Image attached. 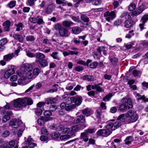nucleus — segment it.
<instances>
[{
  "mask_svg": "<svg viewBox=\"0 0 148 148\" xmlns=\"http://www.w3.org/2000/svg\"><path fill=\"white\" fill-rule=\"evenodd\" d=\"M35 62L36 64L41 67H46L48 64L47 60L45 59L36 60Z\"/></svg>",
  "mask_w": 148,
  "mask_h": 148,
  "instance_id": "nucleus-12",
  "label": "nucleus"
},
{
  "mask_svg": "<svg viewBox=\"0 0 148 148\" xmlns=\"http://www.w3.org/2000/svg\"><path fill=\"white\" fill-rule=\"evenodd\" d=\"M101 1L100 0H94L92 2V4L94 5H98L101 4Z\"/></svg>",
  "mask_w": 148,
  "mask_h": 148,
  "instance_id": "nucleus-59",
  "label": "nucleus"
},
{
  "mask_svg": "<svg viewBox=\"0 0 148 148\" xmlns=\"http://www.w3.org/2000/svg\"><path fill=\"white\" fill-rule=\"evenodd\" d=\"M8 42V40L6 38H2L0 40V45H3L5 44Z\"/></svg>",
  "mask_w": 148,
  "mask_h": 148,
  "instance_id": "nucleus-49",
  "label": "nucleus"
},
{
  "mask_svg": "<svg viewBox=\"0 0 148 148\" xmlns=\"http://www.w3.org/2000/svg\"><path fill=\"white\" fill-rule=\"evenodd\" d=\"M57 101V99L54 98L49 97L47 99L45 100V103L47 105L55 103Z\"/></svg>",
  "mask_w": 148,
  "mask_h": 148,
  "instance_id": "nucleus-19",
  "label": "nucleus"
},
{
  "mask_svg": "<svg viewBox=\"0 0 148 148\" xmlns=\"http://www.w3.org/2000/svg\"><path fill=\"white\" fill-rule=\"evenodd\" d=\"M63 25L65 27H69L71 25H73L74 23L70 21H65L63 22L62 23Z\"/></svg>",
  "mask_w": 148,
  "mask_h": 148,
  "instance_id": "nucleus-24",
  "label": "nucleus"
},
{
  "mask_svg": "<svg viewBox=\"0 0 148 148\" xmlns=\"http://www.w3.org/2000/svg\"><path fill=\"white\" fill-rule=\"evenodd\" d=\"M105 49V46H99L97 47V50L99 53L100 54H101V51H103Z\"/></svg>",
  "mask_w": 148,
  "mask_h": 148,
  "instance_id": "nucleus-46",
  "label": "nucleus"
},
{
  "mask_svg": "<svg viewBox=\"0 0 148 148\" xmlns=\"http://www.w3.org/2000/svg\"><path fill=\"white\" fill-rule=\"evenodd\" d=\"M72 33L75 34H79L81 31V29L78 26H75L72 28Z\"/></svg>",
  "mask_w": 148,
  "mask_h": 148,
  "instance_id": "nucleus-23",
  "label": "nucleus"
},
{
  "mask_svg": "<svg viewBox=\"0 0 148 148\" xmlns=\"http://www.w3.org/2000/svg\"><path fill=\"white\" fill-rule=\"evenodd\" d=\"M107 128L106 129H101L99 130L97 132V134L100 136L107 137L111 133L112 131Z\"/></svg>",
  "mask_w": 148,
  "mask_h": 148,
  "instance_id": "nucleus-10",
  "label": "nucleus"
},
{
  "mask_svg": "<svg viewBox=\"0 0 148 148\" xmlns=\"http://www.w3.org/2000/svg\"><path fill=\"white\" fill-rule=\"evenodd\" d=\"M132 74L135 77H140L141 75V72L139 71H137L136 70L133 71Z\"/></svg>",
  "mask_w": 148,
  "mask_h": 148,
  "instance_id": "nucleus-42",
  "label": "nucleus"
},
{
  "mask_svg": "<svg viewBox=\"0 0 148 148\" xmlns=\"http://www.w3.org/2000/svg\"><path fill=\"white\" fill-rule=\"evenodd\" d=\"M55 8L56 6L54 4H51L47 5L46 8L45 9L44 12L47 14H50L55 9Z\"/></svg>",
  "mask_w": 148,
  "mask_h": 148,
  "instance_id": "nucleus-11",
  "label": "nucleus"
},
{
  "mask_svg": "<svg viewBox=\"0 0 148 148\" xmlns=\"http://www.w3.org/2000/svg\"><path fill=\"white\" fill-rule=\"evenodd\" d=\"M36 58L37 59L36 60L43 59L45 58L46 56L45 55L41 53L37 52L35 54Z\"/></svg>",
  "mask_w": 148,
  "mask_h": 148,
  "instance_id": "nucleus-29",
  "label": "nucleus"
},
{
  "mask_svg": "<svg viewBox=\"0 0 148 148\" xmlns=\"http://www.w3.org/2000/svg\"><path fill=\"white\" fill-rule=\"evenodd\" d=\"M40 72V70L39 68H36L34 69L33 71V74H32L33 75V78H35V77H34V75H38Z\"/></svg>",
  "mask_w": 148,
  "mask_h": 148,
  "instance_id": "nucleus-38",
  "label": "nucleus"
},
{
  "mask_svg": "<svg viewBox=\"0 0 148 148\" xmlns=\"http://www.w3.org/2000/svg\"><path fill=\"white\" fill-rule=\"evenodd\" d=\"M71 135L67 134L61 136L60 137V139L61 140H65L66 139L70 138Z\"/></svg>",
  "mask_w": 148,
  "mask_h": 148,
  "instance_id": "nucleus-41",
  "label": "nucleus"
},
{
  "mask_svg": "<svg viewBox=\"0 0 148 148\" xmlns=\"http://www.w3.org/2000/svg\"><path fill=\"white\" fill-rule=\"evenodd\" d=\"M33 103V100L31 98L27 97L23 99L19 98L15 101L13 106L16 108H21L26 106L27 105H31Z\"/></svg>",
  "mask_w": 148,
  "mask_h": 148,
  "instance_id": "nucleus-3",
  "label": "nucleus"
},
{
  "mask_svg": "<svg viewBox=\"0 0 148 148\" xmlns=\"http://www.w3.org/2000/svg\"><path fill=\"white\" fill-rule=\"evenodd\" d=\"M58 54V53L57 52H53L51 54L50 56L53 59L59 60H60V58Z\"/></svg>",
  "mask_w": 148,
  "mask_h": 148,
  "instance_id": "nucleus-31",
  "label": "nucleus"
},
{
  "mask_svg": "<svg viewBox=\"0 0 148 148\" xmlns=\"http://www.w3.org/2000/svg\"><path fill=\"white\" fill-rule=\"evenodd\" d=\"M44 114L45 116V118H46L47 119H50V117L52 115L51 112L48 110L45 111L44 112ZM52 119V118L50 117Z\"/></svg>",
  "mask_w": 148,
  "mask_h": 148,
  "instance_id": "nucleus-32",
  "label": "nucleus"
},
{
  "mask_svg": "<svg viewBox=\"0 0 148 148\" xmlns=\"http://www.w3.org/2000/svg\"><path fill=\"white\" fill-rule=\"evenodd\" d=\"M95 129L94 128L92 129H88L87 130H86L85 131V132L87 133L88 134V133L92 134L94 132H95Z\"/></svg>",
  "mask_w": 148,
  "mask_h": 148,
  "instance_id": "nucleus-62",
  "label": "nucleus"
},
{
  "mask_svg": "<svg viewBox=\"0 0 148 148\" xmlns=\"http://www.w3.org/2000/svg\"><path fill=\"white\" fill-rule=\"evenodd\" d=\"M86 122L84 116L82 115L77 116L74 120V123H85Z\"/></svg>",
  "mask_w": 148,
  "mask_h": 148,
  "instance_id": "nucleus-14",
  "label": "nucleus"
},
{
  "mask_svg": "<svg viewBox=\"0 0 148 148\" xmlns=\"http://www.w3.org/2000/svg\"><path fill=\"white\" fill-rule=\"evenodd\" d=\"M34 140L30 136H29L26 141H25V144L28 145L29 147L31 148H33L36 146V144L34 143Z\"/></svg>",
  "mask_w": 148,
  "mask_h": 148,
  "instance_id": "nucleus-13",
  "label": "nucleus"
},
{
  "mask_svg": "<svg viewBox=\"0 0 148 148\" xmlns=\"http://www.w3.org/2000/svg\"><path fill=\"white\" fill-rule=\"evenodd\" d=\"M126 104L127 106H127L129 108H131L132 107L133 105L131 99H127V102Z\"/></svg>",
  "mask_w": 148,
  "mask_h": 148,
  "instance_id": "nucleus-51",
  "label": "nucleus"
},
{
  "mask_svg": "<svg viewBox=\"0 0 148 148\" xmlns=\"http://www.w3.org/2000/svg\"><path fill=\"white\" fill-rule=\"evenodd\" d=\"M10 127L12 128L11 130L13 134L16 135L17 133L18 137L21 136L25 128V125L21 120L15 119L11 120L10 121Z\"/></svg>",
  "mask_w": 148,
  "mask_h": 148,
  "instance_id": "nucleus-2",
  "label": "nucleus"
},
{
  "mask_svg": "<svg viewBox=\"0 0 148 148\" xmlns=\"http://www.w3.org/2000/svg\"><path fill=\"white\" fill-rule=\"evenodd\" d=\"M110 62L112 64H115L118 61V59L116 58H110Z\"/></svg>",
  "mask_w": 148,
  "mask_h": 148,
  "instance_id": "nucleus-50",
  "label": "nucleus"
},
{
  "mask_svg": "<svg viewBox=\"0 0 148 148\" xmlns=\"http://www.w3.org/2000/svg\"><path fill=\"white\" fill-rule=\"evenodd\" d=\"M15 141L12 140L10 142V148H18V146L16 145L14 146Z\"/></svg>",
  "mask_w": 148,
  "mask_h": 148,
  "instance_id": "nucleus-52",
  "label": "nucleus"
},
{
  "mask_svg": "<svg viewBox=\"0 0 148 148\" xmlns=\"http://www.w3.org/2000/svg\"><path fill=\"white\" fill-rule=\"evenodd\" d=\"M123 22V20L121 19L118 20L114 22V25L117 27L122 23Z\"/></svg>",
  "mask_w": 148,
  "mask_h": 148,
  "instance_id": "nucleus-55",
  "label": "nucleus"
},
{
  "mask_svg": "<svg viewBox=\"0 0 148 148\" xmlns=\"http://www.w3.org/2000/svg\"><path fill=\"white\" fill-rule=\"evenodd\" d=\"M57 131L60 132L62 134H69L71 136L74 134V132L71 131L69 127H65L62 125H60L58 127Z\"/></svg>",
  "mask_w": 148,
  "mask_h": 148,
  "instance_id": "nucleus-6",
  "label": "nucleus"
},
{
  "mask_svg": "<svg viewBox=\"0 0 148 148\" xmlns=\"http://www.w3.org/2000/svg\"><path fill=\"white\" fill-rule=\"evenodd\" d=\"M15 26L17 27L16 30L17 31H19L22 29L23 24L22 23H20L18 24H15Z\"/></svg>",
  "mask_w": 148,
  "mask_h": 148,
  "instance_id": "nucleus-36",
  "label": "nucleus"
},
{
  "mask_svg": "<svg viewBox=\"0 0 148 148\" xmlns=\"http://www.w3.org/2000/svg\"><path fill=\"white\" fill-rule=\"evenodd\" d=\"M4 29L5 31H8L9 30V21H6L3 24Z\"/></svg>",
  "mask_w": 148,
  "mask_h": 148,
  "instance_id": "nucleus-28",
  "label": "nucleus"
},
{
  "mask_svg": "<svg viewBox=\"0 0 148 148\" xmlns=\"http://www.w3.org/2000/svg\"><path fill=\"white\" fill-rule=\"evenodd\" d=\"M81 20L85 22H88L89 21L88 18L84 14H82L80 16Z\"/></svg>",
  "mask_w": 148,
  "mask_h": 148,
  "instance_id": "nucleus-37",
  "label": "nucleus"
},
{
  "mask_svg": "<svg viewBox=\"0 0 148 148\" xmlns=\"http://www.w3.org/2000/svg\"><path fill=\"white\" fill-rule=\"evenodd\" d=\"M35 112L37 115H40L42 113V111L40 108L35 109Z\"/></svg>",
  "mask_w": 148,
  "mask_h": 148,
  "instance_id": "nucleus-57",
  "label": "nucleus"
},
{
  "mask_svg": "<svg viewBox=\"0 0 148 148\" xmlns=\"http://www.w3.org/2000/svg\"><path fill=\"white\" fill-rule=\"evenodd\" d=\"M105 19L108 21L109 22L110 20H112L116 16L115 12L113 11L110 12L107 11L105 12L104 14Z\"/></svg>",
  "mask_w": 148,
  "mask_h": 148,
  "instance_id": "nucleus-9",
  "label": "nucleus"
},
{
  "mask_svg": "<svg viewBox=\"0 0 148 148\" xmlns=\"http://www.w3.org/2000/svg\"><path fill=\"white\" fill-rule=\"evenodd\" d=\"M35 1L34 0H27V4L29 6H32L34 5Z\"/></svg>",
  "mask_w": 148,
  "mask_h": 148,
  "instance_id": "nucleus-54",
  "label": "nucleus"
},
{
  "mask_svg": "<svg viewBox=\"0 0 148 148\" xmlns=\"http://www.w3.org/2000/svg\"><path fill=\"white\" fill-rule=\"evenodd\" d=\"M69 95L65 94L62 96V99L64 101H67L66 103L67 104H71V101L70 99Z\"/></svg>",
  "mask_w": 148,
  "mask_h": 148,
  "instance_id": "nucleus-25",
  "label": "nucleus"
},
{
  "mask_svg": "<svg viewBox=\"0 0 148 148\" xmlns=\"http://www.w3.org/2000/svg\"><path fill=\"white\" fill-rule=\"evenodd\" d=\"M71 18V19L75 22L78 23L80 22L79 18L78 17L72 16Z\"/></svg>",
  "mask_w": 148,
  "mask_h": 148,
  "instance_id": "nucleus-64",
  "label": "nucleus"
},
{
  "mask_svg": "<svg viewBox=\"0 0 148 148\" xmlns=\"http://www.w3.org/2000/svg\"><path fill=\"white\" fill-rule=\"evenodd\" d=\"M60 35L62 37H68L69 35L68 30L66 28L63 27L59 30Z\"/></svg>",
  "mask_w": 148,
  "mask_h": 148,
  "instance_id": "nucleus-15",
  "label": "nucleus"
},
{
  "mask_svg": "<svg viewBox=\"0 0 148 148\" xmlns=\"http://www.w3.org/2000/svg\"><path fill=\"white\" fill-rule=\"evenodd\" d=\"M134 95L136 99L138 101L143 100L145 102L148 101V98H146L143 95L141 96L137 93H134Z\"/></svg>",
  "mask_w": 148,
  "mask_h": 148,
  "instance_id": "nucleus-17",
  "label": "nucleus"
},
{
  "mask_svg": "<svg viewBox=\"0 0 148 148\" xmlns=\"http://www.w3.org/2000/svg\"><path fill=\"white\" fill-rule=\"evenodd\" d=\"M70 99L71 101V104L74 103L75 104V107L79 106L82 101V98L81 96H77L70 97Z\"/></svg>",
  "mask_w": 148,
  "mask_h": 148,
  "instance_id": "nucleus-8",
  "label": "nucleus"
},
{
  "mask_svg": "<svg viewBox=\"0 0 148 148\" xmlns=\"http://www.w3.org/2000/svg\"><path fill=\"white\" fill-rule=\"evenodd\" d=\"M136 6L134 3H131L129 5L128 9L130 11H132L136 8Z\"/></svg>",
  "mask_w": 148,
  "mask_h": 148,
  "instance_id": "nucleus-48",
  "label": "nucleus"
},
{
  "mask_svg": "<svg viewBox=\"0 0 148 148\" xmlns=\"http://www.w3.org/2000/svg\"><path fill=\"white\" fill-rule=\"evenodd\" d=\"M126 117H127L125 115L123 114L119 116L117 119L120 122L122 121L123 122H125L126 121Z\"/></svg>",
  "mask_w": 148,
  "mask_h": 148,
  "instance_id": "nucleus-33",
  "label": "nucleus"
},
{
  "mask_svg": "<svg viewBox=\"0 0 148 148\" xmlns=\"http://www.w3.org/2000/svg\"><path fill=\"white\" fill-rule=\"evenodd\" d=\"M32 65L29 63L23 64L20 68V71L16 72L17 74L20 77L18 81V84L21 85H24L27 84V82L25 81L27 77L29 79H31L33 77V75L32 73L33 70Z\"/></svg>",
  "mask_w": 148,
  "mask_h": 148,
  "instance_id": "nucleus-1",
  "label": "nucleus"
},
{
  "mask_svg": "<svg viewBox=\"0 0 148 148\" xmlns=\"http://www.w3.org/2000/svg\"><path fill=\"white\" fill-rule=\"evenodd\" d=\"M35 39L34 37L32 35L27 36L26 38V41L28 42H33L35 40Z\"/></svg>",
  "mask_w": 148,
  "mask_h": 148,
  "instance_id": "nucleus-39",
  "label": "nucleus"
},
{
  "mask_svg": "<svg viewBox=\"0 0 148 148\" xmlns=\"http://www.w3.org/2000/svg\"><path fill=\"white\" fill-rule=\"evenodd\" d=\"M83 114L87 116L90 115L92 112L88 108H86L82 110Z\"/></svg>",
  "mask_w": 148,
  "mask_h": 148,
  "instance_id": "nucleus-26",
  "label": "nucleus"
},
{
  "mask_svg": "<svg viewBox=\"0 0 148 148\" xmlns=\"http://www.w3.org/2000/svg\"><path fill=\"white\" fill-rule=\"evenodd\" d=\"M106 126V128L110 129L112 130H114L118 128L121 125V122L117 119L116 121H112L108 122Z\"/></svg>",
  "mask_w": 148,
  "mask_h": 148,
  "instance_id": "nucleus-4",
  "label": "nucleus"
},
{
  "mask_svg": "<svg viewBox=\"0 0 148 148\" xmlns=\"http://www.w3.org/2000/svg\"><path fill=\"white\" fill-rule=\"evenodd\" d=\"M88 135L87 133L85 131L82 133L81 134L80 139L83 140L84 142H87L88 140Z\"/></svg>",
  "mask_w": 148,
  "mask_h": 148,
  "instance_id": "nucleus-21",
  "label": "nucleus"
},
{
  "mask_svg": "<svg viewBox=\"0 0 148 148\" xmlns=\"http://www.w3.org/2000/svg\"><path fill=\"white\" fill-rule=\"evenodd\" d=\"M11 69H10V75L13 74L15 73V67L14 66H12L11 67Z\"/></svg>",
  "mask_w": 148,
  "mask_h": 148,
  "instance_id": "nucleus-63",
  "label": "nucleus"
},
{
  "mask_svg": "<svg viewBox=\"0 0 148 148\" xmlns=\"http://www.w3.org/2000/svg\"><path fill=\"white\" fill-rule=\"evenodd\" d=\"M9 143L6 142L4 145L0 146V148H9Z\"/></svg>",
  "mask_w": 148,
  "mask_h": 148,
  "instance_id": "nucleus-60",
  "label": "nucleus"
},
{
  "mask_svg": "<svg viewBox=\"0 0 148 148\" xmlns=\"http://www.w3.org/2000/svg\"><path fill=\"white\" fill-rule=\"evenodd\" d=\"M123 104H121L119 107V109L121 111H123L126 110L127 108V99L123 98L122 99Z\"/></svg>",
  "mask_w": 148,
  "mask_h": 148,
  "instance_id": "nucleus-16",
  "label": "nucleus"
},
{
  "mask_svg": "<svg viewBox=\"0 0 148 148\" xmlns=\"http://www.w3.org/2000/svg\"><path fill=\"white\" fill-rule=\"evenodd\" d=\"M136 12L135 11L133 12H130L128 15L127 17L128 18H133L134 16L137 15Z\"/></svg>",
  "mask_w": 148,
  "mask_h": 148,
  "instance_id": "nucleus-44",
  "label": "nucleus"
},
{
  "mask_svg": "<svg viewBox=\"0 0 148 148\" xmlns=\"http://www.w3.org/2000/svg\"><path fill=\"white\" fill-rule=\"evenodd\" d=\"M38 20L37 23V24L39 25L43 24L44 23L42 18H39V17H37Z\"/></svg>",
  "mask_w": 148,
  "mask_h": 148,
  "instance_id": "nucleus-58",
  "label": "nucleus"
},
{
  "mask_svg": "<svg viewBox=\"0 0 148 148\" xmlns=\"http://www.w3.org/2000/svg\"><path fill=\"white\" fill-rule=\"evenodd\" d=\"M126 116L128 118L129 120L132 122L136 121L138 118L137 114L134 111L129 110L125 114Z\"/></svg>",
  "mask_w": 148,
  "mask_h": 148,
  "instance_id": "nucleus-5",
  "label": "nucleus"
},
{
  "mask_svg": "<svg viewBox=\"0 0 148 148\" xmlns=\"http://www.w3.org/2000/svg\"><path fill=\"white\" fill-rule=\"evenodd\" d=\"M3 112L5 114L6 113L7 114L3 116L2 121L4 122H6L7 121L9 120V105L8 103H6V105L4 106L2 108Z\"/></svg>",
  "mask_w": 148,
  "mask_h": 148,
  "instance_id": "nucleus-7",
  "label": "nucleus"
},
{
  "mask_svg": "<svg viewBox=\"0 0 148 148\" xmlns=\"http://www.w3.org/2000/svg\"><path fill=\"white\" fill-rule=\"evenodd\" d=\"M49 119H47L46 118L44 117L41 116L38 119V124L40 125H42L44 123L45 121H49L52 120L51 118H50Z\"/></svg>",
  "mask_w": 148,
  "mask_h": 148,
  "instance_id": "nucleus-20",
  "label": "nucleus"
},
{
  "mask_svg": "<svg viewBox=\"0 0 148 148\" xmlns=\"http://www.w3.org/2000/svg\"><path fill=\"white\" fill-rule=\"evenodd\" d=\"M145 5L144 4H142L138 8L137 10H135L136 12L137 15L141 13L146 8Z\"/></svg>",
  "mask_w": 148,
  "mask_h": 148,
  "instance_id": "nucleus-18",
  "label": "nucleus"
},
{
  "mask_svg": "<svg viewBox=\"0 0 148 148\" xmlns=\"http://www.w3.org/2000/svg\"><path fill=\"white\" fill-rule=\"evenodd\" d=\"M133 140L134 139L133 137L132 136H129L126 138L124 141L125 144L129 145L133 141Z\"/></svg>",
  "mask_w": 148,
  "mask_h": 148,
  "instance_id": "nucleus-27",
  "label": "nucleus"
},
{
  "mask_svg": "<svg viewBox=\"0 0 148 148\" xmlns=\"http://www.w3.org/2000/svg\"><path fill=\"white\" fill-rule=\"evenodd\" d=\"M53 27L55 29L58 30L59 32L63 27L59 23H57L54 25Z\"/></svg>",
  "mask_w": 148,
  "mask_h": 148,
  "instance_id": "nucleus-43",
  "label": "nucleus"
},
{
  "mask_svg": "<svg viewBox=\"0 0 148 148\" xmlns=\"http://www.w3.org/2000/svg\"><path fill=\"white\" fill-rule=\"evenodd\" d=\"M13 37L15 39L18 40L21 42H22L23 41L24 38L22 35L17 34H14Z\"/></svg>",
  "mask_w": 148,
  "mask_h": 148,
  "instance_id": "nucleus-30",
  "label": "nucleus"
},
{
  "mask_svg": "<svg viewBox=\"0 0 148 148\" xmlns=\"http://www.w3.org/2000/svg\"><path fill=\"white\" fill-rule=\"evenodd\" d=\"M98 64V63L97 62H94L90 64L89 66L92 69L95 68Z\"/></svg>",
  "mask_w": 148,
  "mask_h": 148,
  "instance_id": "nucleus-53",
  "label": "nucleus"
},
{
  "mask_svg": "<svg viewBox=\"0 0 148 148\" xmlns=\"http://www.w3.org/2000/svg\"><path fill=\"white\" fill-rule=\"evenodd\" d=\"M84 80H87L88 81H91L93 80L94 78L91 75H85L83 77Z\"/></svg>",
  "mask_w": 148,
  "mask_h": 148,
  "instance_id": "nucleus-40",
  "label": "nucleus"
},
{
  "mask_svg": "<svg viewBox=\"0 0 148 148\" xmlns=\"http://www.w3.org/2000/svg\"><path fill=\"white\" fill-rule=\"evenodd\" d=\"M102 113L101 108H98L97 110L95 113L96 117L98 118H100L101 115Z\"/></svg>",
  "mask_w": 148,
  "mask_h": 148,
  "instance_id": "nucleus-35",
  "label": "nucleus"
},
{
  "mask_svg": "<svg viewBox=\"0 0 148 148\" xmlns=\"http://www.w3.org/2000/svg\"><path fill=\"white\" fill-rule=\"evenodd\" d=\"M141 20L143 24H145L148 20V14H145L141 18Z\"/></svg>",
  "mask_w": 148,
  "mask_h": 148,
  "instance_id": "nucleus-45",
  "label": "nucleus"
},
{
  "mask_svg": "<svg viewBox=\"0 0 148 148\" xmlns=\"http://www.w3.org/2000/svg\"><path fill=\"white\" fill-rule=\"evenodd\" d=\"M4 78L5 79H8L9 77V70L8 69L4 73Z\"/></svg>",
  "mask_w": 148,
  "mask_h": 148,
  "instance_id": "nucleus-61",
  "label": "nucleus"
},
{
  "mask_svg": "<svg viewBox=\"0 0 148 148\" xmlns=\"http://www.w3.org/2000/svg\"><path fill=\"white\" fill-rule=\"evenodd\" d=\"M74 70L77 72H81L84 70V68L82 66H78L75 68Z\"/></svg>",
  "mask_w": 148,
  "mask_h": 148,
  "instance_id": "nucleus-47",
  "label": "nucleus"
},
{
  "mask_svg": "<svg viewBox=\"0 0 148 148\" xmlns=\"http://www.w3.org/2000/svg\"><path fill=\"white\" fill-rule=\"evenodd\" d=\"M134 23L131 20H127L125 22L124 26L126 28L131 27L134 25Z\"/></svg>",
  "mask_w": 148,
  "mask_h": 148,
  "instance_id": "nucleus-22",
  "label": "nucleus"
},
{
  "mask_svg": "<svg viewBox=\"0 0 148 148\" xmlns=\"http://www.w3.org/2000/svg\"><path fill=\"white\" fill-rule=\"evenodd\" d=\"M60 134L58 132H55L52 134L51 137L53 139H56L60 136Z\"/></svg>",
  "mask_w": 148,
  "mask_h": 148,
  "instance_id": "nucleus-56",
  "label": "nucleus"
},
{
  "mask_svg": "<svg viewBox=\"0 0 148 148\" xmlns=\"http://www.w3.org/2000/svg\"><path fill=\"white\" fill-rule=\"evenodd\" d=\"M67 105L66 107V111H71L76 108L75 104H73L71 105H69L70 104H67Z\"/></svg>",
  "mask_w": 148,
  "mask_h": 148,
  "instance_id": "nucleus-34",
  "label": "nucleus"
}]
</instances>
